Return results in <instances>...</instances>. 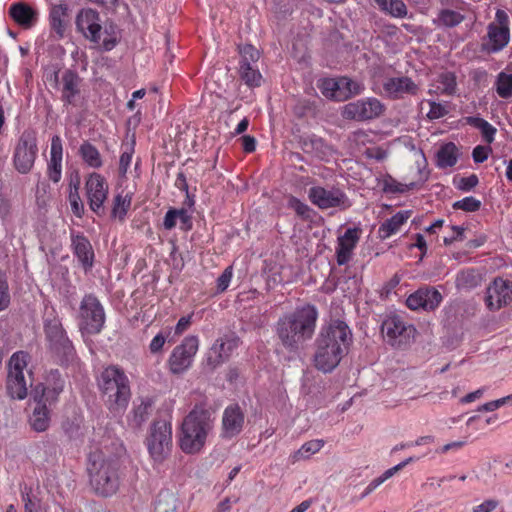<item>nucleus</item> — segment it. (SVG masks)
I'll return each instance as SVG.
<instances>
[{
    "mask_svg": "<svg viewBox=\"0 0 512 512\" xmlns=\"http://www.w3.org/2000/svg\"><path fill=\"white\" fill-rule=\"evenodd\" d=\"M68 8L64 4L53 5L49 12L51 37L57 41L65 37L67 29Z\"/></svg>",
    "mask_w": 512,
    "mask_h": 512,
    "instance_id": "nucleus-26",
    "label": "nucleus"
},
{
    "mask_svg": "<svg viewBox=\"0 0 512 512\" xmlns=\"http://www.w3.org/2000/svg\"><path fill=\"white\" fill-rule=\"evenodd\" d=\"M442 301L441 293L434 288H421L406 299V305L411 310H434Z\"/></svg>",
    "mask_w": 512,
    "mask_h": 512,
    "instance_id": "nucleus-21",
    "label": "nucleus"
},
{
    "mask_svg": "<svg viewBox=\"0 0 512 512\" xmlns=\"http://www.w3.org/2000/svg\"><path fill=\"white\" fill-rule=\"evenodd\" d=\"M239 53L241 56V60H240L239 64H243L244 62H250L251 64H256L260 57L259 51L250 44H245L243 46H240Z\"/></svg>",
    "mask_w": 512,
    "mask_h": 512,
    "instance_id": "nucleus-47",
    "label": "nucleus"
},
{
    "mask_svg": "<svg viewBox=\"0 0 512 512\" xmlns=\"http://www.w3.org/2000/svg\"><path fill=\"white\" fill-rule=\"evenodd\" d=\"M35 407L29 417V424L36 432H44L50 426V407L44 402L34 401Z\"/></svg>",
    "mask_w": 512,
    "mask_h": 512,
    "instance_id": "nucleus-30",
    "label": "nucleus"
},
{
    "mask_svg": "<svg viewBox=\"0 0 512 512\" xmlns=\"http://www.w3.org/2000/svg\"><path fill=\"white\" fill-rule=\"evenodd\" d=\"M32 385V379L26 374H11L7 377V391L13 399L23 400L28 395V387Z\"/></svg>",
    "mask_w": 512,
    "mask_h": 512,
    "instance_id": "nucleus-29",
    "label": "nucleus"
},
{
    "mask_svg": "<svg viewBox=\"0 0 512 512\" xmlns=\"http://www.w3.org/2000/svg\"><path fill=\"white\" fill-rule=\"evenodd\" d=\"M308 198L313 205L322 210L331 208L346 210L352 205L347 195L336 187L312 186L308 190Z\"/></svg>",
    "mask_w": 512,
    "mask_h": 512,
    "instance_id": "nucleus-13",
    "label": "nucleus"
},
{
    "mask_svg": "<svg viewBox=\"0 0 512 512\" xmlns=\"http://www.w3.org/2000/svg\"><path fill=\"white\" fill-rule=\"evenodd\" d=\"M385 110V105L379 99L367 97L344 105L341 115L347 120L370 121L382 116Z\"/></svg>",
    "mask_w": 512,
    "mask_h": 512,
    "instance_id": "nucleus-12",
    "label": "nucleus"
},
{
    "mask_svg": "<svg viewBox=\"0 0 512 512\" xmlns=\"http://www.w3.org/2000/svg\"><path fill=\"white\" fill-rule=\"evenodd\" d=\"M494 88L500 98H512V73L506 71L498 73L494 82Z\"/></svg>",
    "mask_w": 512,
    "mask_h": 512,
    "instance_id": "nucleus-37",
    "label": "nucleus"
},
{
    "mask_svg": "<svg viewBox=\"0 0 512 512\" xmlns=\"http://www.w3.org/2000/svg\"><path fill=\"white\" fill-rule=\"evenodd\" d=\"M89 482L93 491L103 497L115 494L120 485L119 464L103 452L95 451L89 455L87 467Z\"/></svg>",
    "mask_w": 512,
    "mask_h": 512,
    "instance_id": "nucleus-4",
    "label": "nucleus"
},
{
    "mask_svg": "<svg viewBox=\"0 0 512 512\" xmlns=\"http://www.w3.org/2000/svg\"><path fill=\"white\" fill-rule=\"evenodd\" d=\"M342 86L344 87V95H342L341 98H344V101L364 91V85L362 83L348 77H342Z\"/></svg>",
    "mask_w": 512,
    "mask_h": 512,
    "instance_id": "nucleus-43",
    "label": "nucleus"
},
{
    "mask_svg": "<svg viewBox=\"0 0 512 512\" xmlns=\"http://www.w3.org/2000/svg\"><path fill=\"white\" fill-rule=\"evenodd\" d=\"M485 392V389L484 388H479L471 393H468L467 395H465L464 397H462L460 399V402L462 404H467V403H471V402H474L476 399L480 398Z\"/></svg>",
    "mask_w": 512,
    "mask_h": 512,
    "instance_id": "nucleus-64",
    "label": "nucleus"
},
{
    "mask_svg": "<svg viewBox=\"0 0 512 512\" xmlns=\"http://www.w3.org/2000/svg\"><path fill=\"white\" fill-rule=\"evenodd\" d=\"M395 18L407 16V7L402 0H388L385 9H381Z\"/></svg>",
    "mask_w": 512,
    "mask_h": 512,
    "instance_id": "nucleus-44",
    "label": "nucleus"
},
{
    "mask_svg": "<svg viewBox=\"0 0 512 512\" xmlns=\"http://www.w3.org/2000/svg\"><path fill=\"white\" fill-rule=\"evenodd\" d=\"M324 446V441L321 439H315L305 442L293 455L294 461L302 459H308L311 455H314Z\"/></svg>",
    "mask_w": 512,
    "mask_h": 512,
    "instance_id": "nucleus-38",
    "label": "nucleus"
},
{
    "mask_svg": "<svg viewBox=\"0 0 512 512\" xmlns=\"http://www.w3.org/2000/svg\"><path fill=\"white\" fill-rule=\"evenodd\" d=\"M438 82L439 89L443 94L452 95L456 91L457 82L456 76L452 72H444L439 75Z\"/></svg>",
    "mask_w": 512,
    "mask_h": 512,
    "instance_id": "nucleus-42",
    "label": "nucleus"
},
{
    "mask_svg": "<svg viewBox=\"0 0 512 512\" xmlns=\"http://www.w3.org/2000/svg\"><path fill=\"white\" fill-rule=\"evenodd\" d=\"M63 144L59 135L51 138L50 157L47 162V177L53 183L60 182L62 178Z\"/></svg>",
    "mask_w": 512,
    "mask_h": 512,
    "instance_id": "nucleus-23",
    "label": "nucleus"
},
{
    "mask_svg": "<svg viewBox=\"0 0 512 512\" xmlns=\"http://www.w3.org/2000/svg\"><path fill=\"white\" fill-rule=\"evenodd\" d=\"M351 343L352 331L344 321L332 320L323 326L315 341V368L323 373H331L348 353Z\"/></svg>",
    "mask_w": 512,
    "mask_h": 512,
    "instance_id": "nucleus-1",
    "label": "nucleus"
},
{
    "mask_svg": "<svg viewBox=\"0 0 512 512\" xmlns=\"http://www.w3.org/2000/svg\"><path fill=\"white\" fill-rule=\"evenodd\" d=\"M361 229L358 227L348 228L345 233L338 237L336 246L337 264H347L352 258L353 250L360 240Z\"/></svg>",
    "mask_w": 512,
    "mask_h": 512,
    "instance_id": "nucleus-22",
    "label": "nucleus"
},
{
    "mask_svg": "<svg viewBox=\"0 0 512 512\" xmlns=\"http://www.w3.org/2000/svg\"><path fill=\"white\" fill-rule=\"evenodd\" d=\"M317 318L316 307L309 304L283 315L275 326L281 344L289 351H297L300 344L312 338Z\"/></svg>",
    "mask_w": 512,
    "mask_h": 512,
    "instance_id": "nucleus-2",
    "label": "nucleus"
},
{
    "mask_svg": "<svg viewBox=\"0 0 512 512\" xmlns=\"http://www.w3.org/2000/svg\"><path fill=\"white\" fill-rule=\"evenodd\" d=\"M416 328L398 313L385 315L381 323V334L384 340L396 349H404L416 336Z\"/></svg>",
    "mask_w": 512,
    "mask_h": 512,
    "instance_id": "nucleus-7",
    "label": "nucleus"
},
{
    "mask_svg": "<svg viewBox=\"0 0 512 512\" xmlns=\"http://www.w3.org/2000/svg\"><path fill=\"white\" fill-rule=\"evenodd\" d=\"M512 287L507 280L495 278L486 288L485 304L490 311L507 306L512 300Z\"/></svg>",
    "mask_w": 512,
    "mask_h": 512,
    "instance_id": "nucleus-17",
    "label": "nucleus"
},
{
    "mask_svg": "<svg viewBox=\"0 0 512 512\" xmlns=\"http://www.w3.org/2000/svg\"><path fill=\"white\" fill-rule=\"evenodd\" d=\"M38 151L35 132H22L13 149L12 164L15 170L23 175L30 173L34 168Z\"/></svg>",
    "mask_w": 512,
    "mask_h": 512,
    "instance_id": "nucleus-9",
    "label": "nucleus"
},
{
    "mask_svg": "<svg viewBox=\"0 0 512 512\" xmlns=\"http://www.w3.org/2000/svg\"><path fill=\"white\" fill-rule=\"evenodd\" d=\"M382 93L389 99L400 100L416 96L420 87L408 76L386 77L382 83Z\"/></svg>",
    "mask_w": 512,
    "mask_h": 512,
    "instance_id": "nucleus-16",
    "label": "nucleus"
},
{
    "mask_svg": "<svg viewBox=\"0 0 512 512\" xmlns=\"http://www.w3.org/2000/svg\"><path fill=\"white\" fill-rule=\"evenodd\" d=\"M134 153V144L127 145L121 153L119 159V172L121 175H125L132 162V156Z\"/></svg>",
    "mask_w": 512,
    "mask_h": 512,
    "instance_id": "nucleus-49",
    "label": "nucleus"
},
{
    "mask_svg": "<svg viewBox=\"0 0 512 512\" xmlns=\"http://www.w3.org/2000/svg\"><path fill=\"white\" fill-rule=\"evenodd\" d=\"M104 307L93 294H86L79 307L78 327L82 335H96L104 328Z\"/></svg>",
    "mask_w": 512,
    "mask_h": 512,
    "instance_id": "nucleus-8",
    "label": "nucleus"
},
{
    "mask_svg": "<svg viewBox=\"0 0 512 512\" xmlns=\"http://www.w3.org/2000/svg\"><path fill=\"white\" fill-rule=\"evenodd\" d=\"M71 247L84 270H90L94 263V251L90 241L83 234L72 232Z\"/></svg>",
    "mask_w": 512,
    "mask_h": 512,
    "instance_id": "nucleus-25",
    "label": "nucleus"
},
{
    "mask_svg": "<svg viewBox=\"0 0 512 512\" xmlns=\"http://www.w3.org/2000/svg\"><path fill=\"white\" fill-rule=\"evenodd\" d=\"M288 207L293 209L303 219L311 218L312 209L296 197L291 196L288 199Z\"/></svg>",
    "mask_w": 512,
    "mask_h": 512,
    "instance_id": "nucleus-46",
    "label": "nucleus"
},
{
    "mask_svg": "<svg viewBox=\"0 0 512 512\" xmlns=\"http://www.w3.org/2000/svg\"><path fill=\"white\" fill-rule=\"evenodd\" d=\"M238 346V339H218L207 353V365L214 369L228 360L232 351Z\"/></svg>",
    "mask_w": 512,
    "mask_h": 512,
    "instance_id": "nucleus-24",
    "label": "nucleus"
},
{
    "mask_svg": "<svg viewBox=\"0 0 512 512\" xmlns=\"http://www.w3.org/2000/svg\"><path fill=\"white\" fill-rule=\"evenodd\" d=\"M151 403L141 401V403L133 409V422L136 426H141L149 417Z\"/></svg>",
    "mask_w": 512,
    "mask_h": 512,
    "instance_id": "nucleus-45",
    "label": "nucleus"
},
{
    "mask_svg": "<svg viewBox=\"0 0 512 512\" xmlns=\"http://www.w3.org/2000/svg\"><path fill=\"white\" fill-rule=\"evenodd\" d=\"M76 27L85 38L100 44L102 37V27L100 24L99 13L93 9H83L76 17Z\"/></svg>",
    "mask_w": 512,
    "mask_h": 512,
    "instance_id": "nucleus-18",
    "label": "nucleus"
},
{
    "mask_svg": "<svg viewBox=\"0 0 512 512\" xmlns=\"http://www.w3.org/2000/svg\"><path fill=\"white\" fill-rule=\"evenodd\" d=\"M165 342L166 336L162 333H158L149 344L150 352L153 354L161 352Z\"/></svg>",
    "mask_w": 512,
    "mask_h": 512,
    "instance_id": "nucleus-58",
    "label": "nucleus"
},
{
    "mask_svg": "<svg viewBox=\"0 0 512 512\" xmlns=\"http://www.w3.org/2000/svg\"><path fill=\"white\" fill-rule=\"evenodd\" d=\"M498 501L494 499L485 500L483 503L475 506L473 512H491L498 506Z\"/></svg>",
    "mask_w": 512,
    "mask_h": 512,
    "instance_id": "nucleus-61",
    "label": "nucleus"
},
{
    "mask_svg": "<svg viewBox=\"0 0 512 512\" xmlns=\"http://www.w3.org/2000/svg\"><path fill=\"white\" fill-rule=\"evenodd\" d=\"M147 448L154 462H163L172 450V426L165 420L155 421L147 437Z\"/></svg>",
    "mask_w": 512,
    "mask_h": 512,
    "instance_id": "nucleus-10",
    "label": "nucleus"
},
{
    "mask_svg": "<svg viewBox=\"0 0 512 512\" xmlns=\"http://www.w3.org/2000/svg\"><path fill=\"white\" fill-rule=\"evenodd\" d=\"M85 190L90 209L100 214L108 197L109 186L106 179L99 173H90L85 181Z\"/></svg>",
    "mask_w": 512,
    "mask_h": 512,
    "instance_id": "nucleus-15",
    "label": "nucleus"
},
{
    "mask_svg": "<svg viewBox=\"0 0 512 512\" xmlns=\"http://www.w3.org/2000/svg\"><path fill=\"white\" fill-rule=\"evenodd\" d=\"M464 19L465 16L458 11L442 9L438 13L437 22L439 25L452 28L462 23Z\"/></svg>",
    "mask_w": 512,
    "mask_h": 512,
    "instance_id": "nucleus-39",
    "label": "nucleus"
},
{
    "mask_svg": "<svg viewBox=\"0 0 512 512\" xmlns=\"http://www.w3.org/2000/svg\"><path fill=\"white\" fill-rule=\"evenodd\" d=\"M411 211H399L391 218L385 220L379 227V235L387 239L397 233L401 226L409 219Z\"/></svg>",
    "mask_w": 512,
    "mask_h": 512,
    "instance_id": "nucleus-31",
    "label": "nucleus"
},
{
    "mask_svg": "<svg viewBox=\"0 0 512 512\" xmlns=\"http://www.w3.org/2000/svg\"><path fill=\"white\" fill-rule=\"evenodd\" d=\"M79 155L83 162L90 168L99 169L103 166V159L99 150L88 141L80 145Z\"/></svg>",
    "mask_w": 512,
    "mask_h": 512,
    "instance_id": "nucleus-33",
    "label": "nucleus"
},
{
    "mask_svg": "<svg viewBox=\"0 0 512 512\" xmlns=\"http://www.w3.org/2000/svg\"><path fill=\"white\" fill-rule=\"evenodd\" d=\"M9 15L18 25L25 29L33 27L39 17L38 11L24 2L13 3L9 8Z\"/></svg>",
    "mask_w": 512,
    "mask_h": 512,
    "instance_id": "nucleus-27",
    "label": "nucleus"
},
{
    "mask_svg": "<svg viewBox=\"0 0 512 512\" xmlns=\"http://www.w3.org/2000/svg\"><path fill=\"white\" fill-rule=\"evenodd\" d=\"M480 206L481 201L472 196L465 197L453 204L454 209L463 210L466 212H475L479 210Z\"/></svg>",
    "mask_w": 512,
    "mask_h": 512,
    "instance_id": "nucleus-48",
    "label": "nucleus"
},
{
    "mask_svg": "<svg viewBox=\"0 0 512 512\" xmlns=\"http://www.w3.org/2000/svg\"><path fill=\"white\" fill-rule=\"evenodd\" d=\"M43 324L49 350L61 361L68 360L73 356V344L62 325L61 318L58 316L54 308H52L51 311L46 312Z\"/></svg>",
    "mask_w": 512,
    "mask_h": 512,
    "instance_id": "nucleus-6",
    "label": "nucleus"
},
{
    "mask_svg": "<svg viewBox=\"0 0 512 512\" xmlns=\"http://www.w3.org/2000/svg\"><path fill=\"white\" fill-rule=\"evenodd\" d=\"M509 41V27L496 26V24L492 22L487 27V37L481 44V51L487 54L498 53L508 45Z\"/></svg>",
    "mask_w": 512,
    "mask_h": 512,
    "instance_id": "nucleus-20",
    "label": "nucleus"
},
{
    "mask_svg": "<svg viewBox=\"0 0 512 512\" xmlns=\"http://www.w3.org/2000/svg\"><path fill=\"white\" fill-rule=\"evenodd\" d=\"M456 281L460 288H471L474 286V274L471 271H462L457 275Z\"/></svg>",
    "mask_w": 512,
    "mask_h": 512,
    "instance_id": "nucleus-55",
    "label": "nucleus"
},
{
    "mask_svg": "<svg viewBox=\"0 0 512 512\" xmlns=\"http://www.w3.org/2000/svg\"><path fill=\"white\" fill-rule=\"evenodd\" d=\"M191 319V315L181 317L175 326V334L181 335L184 333L191 325Z\"/></svg>",
    "mask_w": 512,
    "mask_h": 512,
    "instance_id": "nucleus-63",
    "label": "nucleus"
},
{
    "mask_svg": "<svg viewBox=\"0 0 512 512\" xmlns=\"http://www.w3.org/2000/svg\"><path fill=\"white\" fill-rule=\"evenodd\" d=\"M496 131V128L492 126L488 121L482 126L480 130L482 137L489 144L494 141Z\"/></svg>",
    "mask_w": 512,
    "mask_h": 512,
    "instance_id": "nucleus-59",
    "label": "nucleus"
},
{
    "mask_svg": "<svg viewBox=\"0 0 512 512\" xmlns=\"http://www.w3.org/2000/svg\"><path fill=\"white\" fill-rule=\"evenodd\" d=\"M245 414L238 404L228 405L222 415L221 436L232 439L239 435L244 427Z\"/></svg>",
    "mask_w": 512,
    "mask_h": 512,
    "instance_id": "nucleus-19",
    "label": "nucleus"
},
{
    "mask_svg": "<svg viewBox=\"0 0 512 512\" xmlns=\"http://www.w3.org/2000/svg\"><path fill=\"white\" fill-rule=\"evenodd\" d=\"M65 381L57 370L49 372L46 384L37 385L32 391L33 401L44 402L49 406L57 403L59 395L63 392Z\"/></svg>",
    "mask_w": 512,
    "mask_h": 512,
    "instance_id": "nucleus-14",
    "label": "nucleus"
},
{
    "mask_svg": "<svg viewBox=\"0 0 512 512\" xmlns=\"http://www.w3.org/2000/svg\"><path fill=\"white\" fill-rule=\"evenodd\" d=\"M491 148L489 146L478 145L473 149L472 157L475 163H482L488 159V156L491 152Z\"/></svg>",
    "mask_w": 512,
    "mask_h": 512,
    "instance_id": "nucleus-56",
    "label": "nucleus"
},
{
    "mask_svg": "<svg viewBox=\"0 0 512 512\" xmlns=\"http://www.w3.org/2000/svg\"><path fill=\"white\" fill-rule=\"evenodd\" d=\"M177 209H169L164 217L163 226L167 230H171L176 226Z\"/></svg>",
    "mask_w": 512,
    "mask_h": 512,
    "instance_id": "nucleus-60",
    "label": "nucleus"
},
{
    "mask_svg": "<svg viewBox=\"0 0 512 512\" xmlns=\"http://www.w3.org/2000/svg\"><path fill=\"white\" fill-rule=\"evenodd\" d=\"M318 88L321 93L328 99L338 102L344 101L341 98L344 95V87L342 86V77L340 78H325L320 80Z\"/></svg>",
    "mask_w": 512,
    "mask_h": 512,
    "instance_id": "nucleus-32",
    "label": "nucleus"
},
{
    "mask_svg": "<svg viewBox=\"0 0 512 512\" xmlns=\"http://www.w3.org/2000/svg\"><path fill=\"white\" fill-rule=\"evenodd\" d=\"M105 405L113 413L123 412L128 406L131 391L129 379L118 366L105 368L98 379Z\"/></svg>",
    "mask_w": 512,
    "mask_h": 512,
    "instance_id": "nucleus-5",
    "label": "nucleus"
},
{
    "mask_svg": "<svg viewBox=\"0 0 512 512\" xmlns=\"http://www.w3.org/2000/svg\"><path fill=\"white\" fill-rule=\"evenodd\" d=\"M457 160L458 149L452 142L441 146L436 154L437 166L442 169L454 166L457 163Z\"/></svg>",
    "mask_w": 512,
    "mask_h": 512,
    "instance_id": "nucleus-35",
    "label": "nucleus"
},
{
    "mask_svg": "<svg viewBox=\"0 0 512 512\" xmlns=\"http://www.w3.org/2000/svg\"><path fill=\"white\" fill-rule=\"evenodd\" d=\"M118 33L113 24L106 25L102 31L100 44L105 51L112 50L117 44Z\"/></svg>",
    "mask_w": 512,
    "mask_h": 512,
    "instance_id": "nucleus-41",
    "label": "nucleus"
},
{
    "mask_svg": "<svg viewBox=\"0 0 512 512\" xmlns=\"http://www.w3.org/2000/svg\"><path fill=\"white\" fill-rule=\"evenodd\" d=\"M199 349V339L190 335L183 339L171 352L167 365L169 371L174 375H181L189 370L193 364L194 357Z\"/></svg>",
    "mask_w": 512,
    "mask_h": 512,
    "instance_id": "nucleus-11",
    "label": "nucleus"
},
{
    "mask_svg": "<svg viewBox=\"0 0 512 512\" xmlns=\"http://www.w3.org/2000/svg\"><path fill=\"white\" fill-rule=\"evenodd\" d=\"M177 220L181 222V229L183 230H189L192 226L191 216L185 209L177 210Z\"/></svg>",
    "mask_w": 512,
    "mask_h": 512,
    "instance_id": "nucleus-62",
    "label": "nucleus"
},
{
    "mask_svg": "<svg viewBox=\"0 0 512 512\" xmlns=\"http://www.w3.org/2000/svg\"><path fill=\"white\" fill-rule=\"evenodd\" d=\"M30 356L27 352L17 351L15 352L8 363V373L11 374H26L28 378L32 377V372L28 369V363Z\"/></svg>",
    "mask_w": 512,
    "mask_h": 512,
    "instance_id": "nucleus-34",
    "label": "nucleus"
},
{
    "mask_svg": "<svg viewBox=\"0 0 512 512\" xmlns=\"http://www.w3.org/2000/svg\"><path fill=\"white\" fill-rule=\"evenodd\" d=\"M80 77L72 70L62 74L61 99L65 104H73L75 97L80 93Z\"/></svg>",
    "mask_w": 512,
    "mask_h": 512,
    "instance_id": "nucleus-28",
    "label": "nucleus"
},
{
    "mask_svg": "<svg viewBox=\"0 0 512 512\" xmlns=\"http://www.w3.org/2000/svg\"><path fill=\"white\" fill-rule=\"evenodd\" d=\"M239 74L241 79L250 87H258L261 85L262 75L257 67L250 62L239 64Z\"/></svg>",
    "mask_w": 512,
    "mask_h": 512,
    "instance_id": "nucleus-36",
    "label": "nucleus"
},
{
    "mask_svg": "<svg viewBox=\"0 0 512 512\" xmlns=\"http://www.w3.org/2000/svg\"><path fill=\"white\" fill-rule=\"evenodd\" d=\"M232 276H233L232 267L228 266L217 279V290L219 292H224L228 288V286L231 282Z\"/></svg>",
    "mask_w": 512,
    "mask_h": 512,
    "instance_id": "nucleus-54",
    "label": "nucleus"
},
{
    "mask_svg": "<svg viewBox=\"0 0 512 512\" xmlns=\"http://www.w3.org/2000/svg\"><path fill=\"white\" fill-rule=\"evenodd\" d=\"M130 205V196H122L121 194L116 195L113 203L112 217L118 218L119 220H124Z\"/></svg>",
    "mask_w": 512,
    "mask_h": 512,
    "instance_id": "nucleus-40",
    "label": "nucleus"
},
{
    "mask_svg": "<svg viewBox=\"0 0 512 512\" xmlns=\"http://www.w3.org/2000/svg\"><path fill=\"white\" fill-rule=\"evenodd\" d=\"M22 501L24 502L25 512H38L40 508V500L30 493H22Z\"/></svg>",
    "mask_w": 512,
    "mask_h": 512,
    "instance_id": "nucleus-53",
    "label": "nucleus"
},
{
    "mask_svg": "<svg viewBox=\"0 0 512 512\" xmlns=\"http://www.w3.org/2000/svg\"><path fill=\"white\" fill-rule=\"evenodd\" d=\"M213 429L211 413L203 407L195 406L183 419L179 435V445L186 454L202 450Z\"/></svg>",
    "mask_w": 512,
    "mask_h": 512,
    "instance_id": "nucleus-3",
    "label": "nucleus"
},
{
    "mask_svg": "<svg viewBox=\"0 0 512 512\" xmlns=\"http://www.w3.org/2000/svg\"><path fill=\"white\" fill-rule=\"evenodd\" d=\"M77 190H78V188L76 186L75 187V191L74 192H70V194H69V202H70V205H71L72 212L77 217H81L82 214H83L84 206H83V203H82V201L80 199V196H79Z\"/></svg>",
    "mask_w": 512,
    "mask_h": 512,
    "instance_id": "nucleus-51",
    "label": "nucleus"
},
{
    "mask_svg": "<svg viewBox=\"0 0 512 512\" xmlns=\"http://www.w3.org/2000/svg\"><path fill=\"white\" fill-rule=\"evenodd\" d=\"M429 106L430 109L427 113V117L431 120L442 118L448 113V110L444 105L435 101H429Z\"/></svg>",
    "mask_w": 512,
    "mask_h": 512,
    "instance_id": "nucleus-52",
    "label": "nucleus"
},
{
    "mask_svg": "<svg viewBox=\"0 0 512 512\" xmlns=\"http://www.w3.org/2000/svg\"><path fill=\"white\" fill-rule=\"evenodd\" d=\"M478 182L479 180L477 175L471 174L468 177H462L457 184V188L462 191H470L478 184Z\"/></svg>",
    "mask_w": 512,
    "mask_h": 512,
    "instance_id": "nucleus-57",
    "label": "nucleus"
},
{
    "mask_svg": "<svg viewBox=\"0 0 512 512\" xmlns=\"http://www.w3.org/2000/svg\"><path fill=\"white\" fill-rule=\"evenodd\" d=\"M10 303V294L5 274L0 270V311L5 310Z\"/></svg>",
    "mask_w": 512,
    "mask_h": 512,
    "instance_id": "nucleus-50",
    "label": "nucleus"
}]
</instances>
